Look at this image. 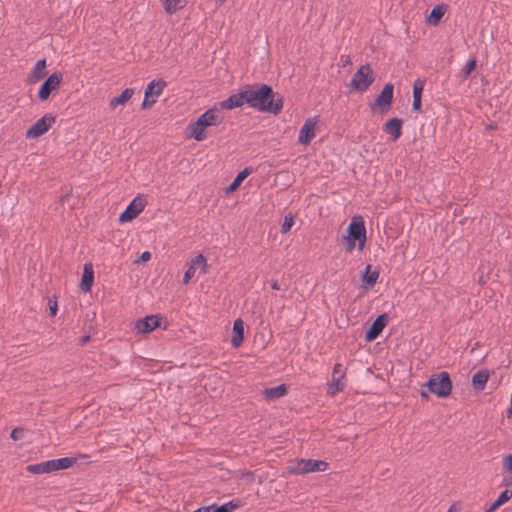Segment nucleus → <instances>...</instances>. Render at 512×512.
I'll return each instance as SVG.
<instances>
[{
    "mask_svg": "<svg viewBox=\"0 0 512 512\" xmlns=\"http://www.w3.org/2000/svg\"><path fill=\"white\" fill-rule=\"evenodd\" d=\"M248 106L264 113L277 115L283 108V98L275 93L271 86L261 84L259 86L246 85Z\"/></svg>",
    "mask_w": 512,
    "mask_h": 512,
    "instance_id": "f257e3e1",
    "label": "nucleus"
},
{
    "mask_svg": "<svg viewBox=\"0 0 512 512\" xmlns=\"http://www.w3.org/2000/svg\"><path fill=\"white\" fill-rule=\"evenodd\" d=\"M348 235L344 237L347 241L346 250L353 251L358 242V249L363 250L366 242V228L361 217H354L348 226Z\"/></svg>",
    "mask_w": 512,
    "mask_h": 512,
    "instance_id": "f03ea898",
    "label": "nucleus"
},
{
    "mask_svg": "<svg viewBox=\"0 0 512 512\" xmlns=\"http://www.w3.org/2000/svg\"><path fill=\"white\" fill-rule=\"evenodd\" d=\"M425 386L429 392L440 398L449 396L453 387L450 375L446 371L431 375Z\"/></svg>",
    "mask_w": 512,
    "mask_h": 512,
    "instance_id": "7ed1b4c3",
    "label": "nucleus"
},
{
    "mask_svg": "<svg viewBox=\"0 0 512 512\" xmlns=\"http://www.w3.org/2000/svg\"><path fill=\"white\" fill-rule=\"evenodd\" d=\"M375 81L373 70L369 65H362L353 75L350 87L359 91H366Z\"/></svg>",
    "mask_w": 512,
    "mask_h": 512,
    "instance_id": "20e7f679",
    "label": "nucleus"
},
{
    "mask_svg": "<svg viewBox=\"0 0 512 512\" xmlns=\"http://www.w3.org/2000/svg\"><path fill=\"white\" fill-rule=\"evenodd\" d=\"M328 464L322 460L299 459L294 466L290 467V472L295 475H304L311 472H320L327 469Z\"/></svg>",
    "mask_w": 512,
    "mask_h": 512,
    "instance_id": "39448f33",
    "label": "nucleus"
},
{
    "mask_svg": "<svg viewBox=\"0 0 512 512\" xmlns=\"http://www.w3.org/2000/svg\"><path fill=\"white\" fill-rule=\"evenodd\" d=\"M146 200L138 195L135 197L126 209L120 214L119 222L126 223L136 218L145 208Z\"/></svg>",
    "mask_w": 512,
    "mask_h": 512,
    "instance_id": "423d86ee",
    "label": "nucleus"
},
{
    "mask_svg": "<svg viewBox=\"0 0 512 512\" xmlns=\"http://www.w3.org/2000/svg\"><path fill=\"white\" fill-rule=\"evenodd\" d=\"M55 122L51 114H46L36 121L26 132V138L36 139L46 133Z\"/></svg>",
    "mask_w": 512,
    "mask_h": 512,
    "instance_id": "0eeeda50",
    "label": "nucleus"
},
{
    "mask_svg": "<svg viewBox=\"0 0 512 512\" xmlns=\"http://www.w3.org/2000/svg\"><path fill=\"white\" fill-rule=\"evenodd\" d=\"M64 469V458L48 460L27 466V471L32 474H44Z\"/></svg>",
    "mask_w": 512,
    "mask_h": 512,
    "instance_id": "6e6552de",
    "label": "nucleus"
},
{
    "mask_svg": "<svg viewBox=\"0 0 512 512\" xmlns=\"http://www.w3.org/2000/svg\"><path fill=\"white\" fill-rule=\"evenodd\" d=\"M393 90V84L386 83L380 94L375 98L374 103L371 104V108L379 107L382 113L388 111L393 101Z\"/></svg>",
    "mask_w": 512,
    "mask_h": 512,
    "instance_id": "1a4fd4ad",
    "label": "nucleus"
},
{
    "mask_svg": "<svg viewBox=\"0 0 512 512\" xmlns=\"http://www.w3.org/2000/svg\"><path fill=\"white\" fill-rule=\"evenodd\" d=\"M198 268L200 269V273L206 274L208 272L207 260L203 254H198L188 263V269L186 270L183 277L184 284L189 283L192 277H194Z\"/></svg>",
    "mask_w": 512,
    "mask_h": 512,
    "instance_id": "9d476101",
    "label": "nucleus"
},
{
    "mask_svg": "<svg viewBox=\"0 0 512 512\" xmlns=\"http://www.w3.org/2000/svg\"><path fill=\"white\" fill-rule=\"evenodd\" d=\"M345 376V370L342 364L337 363L333 367L331 382L329 383L328 394L331 396L336 395L345 389V383L343 378Z\"/></svg>",
    "mask_w": 512,
    "mask_h": 512,
    "instance_id": "9b49d317",
    "label": "nucleus"
},
{
    "mask_svg": "<svg viewBox=\"0 0 512 512\" xmlns=\"http://www.w3.org/2000/svg\"><path fill=\"white\" fill-rule=\"evenodd\" d=\"M244 104L248 105L246 86L240 92L232 94L227 99L221 101L220 107L222 109L232 110L234 108L241 107Z\"/></svg>",
    "mask_w": 512,
    "mask_h": 512,
    "instance_id": "f8f14e48",
    "label": "nucleus"
},
{
    "mask_svg": "<svg viewBox=\"0 0 512 512\" xmlns=\"http://www.w3.org/2000/svg\"><path fill=\"white\" fill-rule=\"evenodd\" d=\"M318 118H308L299 131L298 142L303 145H308L315 137V127L317 125Z\"/></svg>",
    "mask_w": 512,
    "mask_h": 512,
    "instance_id": "ddd939ff",
    "label": "nucleus"
},
{
    "mask_svg": "<svg viewBox=\"0 0 512 512\" xmlns=\"http://www.w3.org/2000/svg\"><path fill=\"white\" fill-rule=\"evenodd\" d=\"M388 324V315H379L371 324L369 329L365 333V340L368 342L374 341L383 331Z\"/></svg>",
    "mask_w": 512,
    "mask_h": 512,
    "instance_id": "4468645a",
    "label": "nucleus"
},
{
    "mask_svg": "<svg viewBox=\"0 0 512 512\" xmlns=\"http://www.w3.org/2000/svg\"><path fill=\"white\" fill-rule=\"evenodd\" d=\"M161 318L158 315H148L135 322V329L138 333L146 334L160 326Z\"/></svg>",
    "mask_w": 512,
    "mask_h": 512,
    "instance_id": "2eb2a0df",
    "label": "nucleus"
},
{
    "mask_svg": "<svg viewBox=\"0 0 512 512\" xmlns=\"http://www.w3.org/2000/svg\"><path fill=\"white\" fill-rule=\"evenodd\" d=\"M61 77V74L53 73L46 79L38 92V97L41 101L46 100L50 96V93L59 86Z\"/></svg>",
    "mask_w": 512,
    "mask_h": 512,
    "instance_id": "dca6fc26",
    "label": "nucleus"
},
{
    "mask_svg": "<svg viewBox=\"0 0 512 512\" xmlns=\"http://www.w3.org/2000/svg\"><path fill=\"white\" fill-rule=\"evenodd\" d=\"M206 118L207 117H204L202 114L195 122L190 123L188 126L191 136L197 141H203L206 139L205 129L210 127Z\"/></svg>",
    "mask_w": 512,
    "mask_h": 512,
    "instance_id": "f3484780",
    "label": "nucleus"
},
{
    "mask_svg": "<svg viewBox=\"0 0 512 512\" xmlns=\"http://www.w3.org/2000/svg\"><path fill=\"white\" fill-rule=\"evenodd\" d=\"M403 121L400 118H392L383 126V131L391 136L393 141H397L402 134Z\"/></svg>",
    "mask_w": 512,
    "mask_h": 512,
    "instance_id": "a211bd4d",
    "label": "nucleus"
},
{
    "mask_svg": "<svg viewBox=\"0 0 512 512\" xmlns=\"http://www.w3.org/2000/svg\"><path fill=\"white\" fill-rule=\"evenodd\" d=\"M46 75V60H38L33 70L28 75V83L35 84Z\"/></svg>",
    "mask_w": 512,
    "mask_h": 512,
    "instance_id": "6ab92c4d",
    "label": "nucleus"
},
{
    "mask_svg": "<svg viewBox=\"0 0 512 512\" xmlns=\"http://www.w3.org/2000/svg\"><path fill=\"white\" fill-rule=\"evenodd\" d=\"M94 282V271L91 263L84 265L80 287L84 292H89Z\"/></svg>",
    "mask_w": 512,
    "mask_h": 512,
    "instance_id": "aec40b11",
    "label": "nucleus"
},
{
    "mask_svg": "<svg viewBox=\"0 0 512 512\" xmlns=\"http://www.w3.org/2000/svg\"><path fill=\"white\" fill-rule=\"evenodd\" d=\"M244 338V322L238 318L233 324V335L231 338V344L233 347L238 348L241 346Z\"/></svg>",
    "mask_w": 512,
    "mask_h": 512,
    "instance_id": "412c9836",
    "label": "nucleus"
},
{
    "mask_svg": "<svg viewBox=\"0 0 512 512\" xmlns=\"http://www.w3.org/2000/svg\"><path fill=\"white\" fill-rule=\"evenodd\" d=\"M286 394L287 386L285 384H281L271 388H266L263 390V396L268 401L276 400L280 397L285 396Z\"/></svg>",
    "mask_w": 512,
    "mask_h": 512,
    "instance_id": "4be33fe9",
    "label": "nucleus"
},
{
    "mask_svg": "<svg viewBox=\"0 0 512 512\" xmlns=\"http://www.w3.org/2000/svg\"><path fill=\"white\" fill-rule=\"evenodd\" d=\"M489 379V372L486 369L478 370L473 376H472V385L475 390L482 391L484 390L487 381Z\"/></svg>",
    "mask_w": 512,
    "mask_h": 512,
    "instance_id": "5701e85b",
    "label": "nucleus"
},
{
    "mask_svg": "<svg viewBox=\"0 0 512 512\" xmlns=\"http://www.w3.org/2000/svg\"><path fill=\"white\" fill-rule=\"evenodd\" d=\"M134 90L132 88H126L122 93L110 100L109 106L111 109H115L119 105H125L133 96Z\"/></svg>",
    "mask_w": 512,
    "mask_h": 512,
    "instance_id": "b1692460",
    "label": "nucleus"
},
{
    "mask_svg": "<svg viewBox=\"0 0 512 512\" xmlns=\"http://www.w3.org/2000/svg\"><path fill=\"white\" fill-rule=\"evenodd\" d=\"M203 116L207 117L206 121L209 124V126H218L224 120V116L215 108L208 109L206 112L203 113Z\"/></svg>",
    "mask_w": 512,
    "mask_h": 512,
    "instance_id": "393cba45",
    "label": "nucleus"
},
{
    "mask_svg": "<svg viewBox=\"0 0 512 512\" xmlns=\"http://www.w3.org/2000/svg\"><path fill=\"white\" fill-rule=\"evenodd\" d=\"M161 2L168 14H174L186 5V0H161Z\"/></svg>",
    "mask_w": 512,
    "mask_h": 512,
    "instance_id": "a878e982",
    "label": "nucleus"
},
{
    "mask_svg": "<svg viewBox=\"0 0 512 512\" xmlns=\"http://www.w3.org/2000/svg\"><path fill=\"white\" fill-rule=\"evenodd\" d=\"M253 171L252 167H246L241 172L237 174V176L234 178L233 182L229 185L227 191L232 192L236 190L240 184L244 181V179L250 175Z\"/></svg>",
    "mask_w": 512,
    "mask_h": 512,
    "instance_id": "bb28decb",
    "label": "nucleus"
},
{
    "mask_svg": "<svg viewBox=\"0 0 512 512\" xmlns=\"http://www.w3.org/2000/svg\"><path fill=\"white\" fill-rule=\"evenodd\" d=\"M243 506V502L240 499H233L220 506L215 504L214 512H232Z\"/></svg>",
    "mask_w": 512,
    "mask_h": 512,
    "instance_id": "cd10ccee",
    "label": "nucleus"
},
{
    "mask_svg": "<svg viewBox=\"0 0 512 512\" xmlns=\"http://www.w3.org/2000/svg\"><path fill=\"white\" fill-rule=\"evenodd\" d=\"M444 14H445L444 6L443 5H436L435 7H433V9L430 12V15L428 17V22L431 25L436 26V25L439 24V22L441 21L442 17L444 16Z\"/></svg>",
    "mask_w": 512,
    "mask_h": 512,
    "instance_id": "c85d7f7f",
    "label": "nucleus"
},
{
    "mask_svg": "<svg viewBox=\"0 0 512 512\" xmlns=\"http://www.w3.org/2000/svg\"><path fill=\"white\" fill-rule=\"evenodd\" d=\"M89 456L87 454H80L78 457H66V469L74 465L82 466L89 463Z\"/></svg>",
    "mask_w": 512,
    "mask_h": 512,
    "instance_id": "c756f323",
    "label": "nucleus"
},
{
    "mask_svg": "<svg viewBox=\"0 0 512 512\" xmlns=\"http://www.w3.org/2000/svg\"><path fill=\"white\" fill-rule=\"evenodd\" d=\"M166 85L167 84L164 80H158V81L153 80L148 84V86L146 88H151L150 89L151 97L152 96L158 97L162 93V91L166 87Z\"/></svg>",
    "mask_w": 512,
    "mask_h": 512,
    "instance_id": "7c9ffc66",
    "label": "nucleus"
},
{
    "mask_svg": "<svg viewBox=\"0 0 512 512\" xmlns=\"http://www.w3.org/2000/svg\"><path fill=\"white\" fill-rule=\"evenodd\" d=\"M370 270L371 265H367L363 274V279L369 286H374L379 278V271L374 270L371 272Z\"/></svg>",
    "mask_w": 512,
    "mask_h": 512,
    "instance_id": "2f4dec72",
    "label": "nucleus"
},
{
    "mask_svg": "<svg viewBox=\"0 0 512 512\" xmlns=\"http://www.w3.org/2000/svg\"><path fill=\"white\" fill-rule=\"evenodd\" d=\"M477 60L475 58L470 59L465 66L462 68L460 75L463 80H466L471 75L472 71L476 68Z\"/></svg>",
    "mask_w": 512,
    "mask_h": 512,
    "instance_id": "473e14b6",
    "label": "nucleus"
},
{
    "mask_svg": "<svg viewBox=\"0 0 512 512\" xmlns=\"http://www.w3.org/2000/svg\"><path fill=\"white\" fill-rule=\"evenodd\" d=\"M294 224V217L291 213H289L288 215H286L284 217V221L281 225V233L282 234H286L287 232H289V230L291 229V227L293 226Z\"/></svg>",
    "mask_w": 512,
    "mask_h": 512,
    "instance_id": "72a5a7b5",
    "label": "nucleus"
},
{
    "mask_svg": "<svg viewBox=\"0 0 512 512\" xmlns=\"http://www.w3.org/2000/svg\"><path fill=\"white\" fill-rule=\"evenodd\" d=\"M150 89L151 88H146L145 89V93H144V100L142 102V108L143 109H146L150 106H152L155 102H156V98L155 96H152L150 95Z\"/></svg>",
    "mask_w": 512,
    "mask_h": 512,
    "instance_id": "f704fd0d",
    "label": "nucleus"
},
{
    "mask_svg": "<svg viewBox=\"0 0 512 512\" xmlns=\"http://www.w3.org/2000/svg\"><path fill=\"white\" fill-rule=\"evenodd\" d=\"M502 473L512 474V454L504 456L502 461Z\"/></svg>",
    "mask_w": 512,
    "mask_h": 512,
    "instance_id": "c9c22d12",
    "label": "nucleus"
},
{
    "mask_svg": "<svg viewBox=\"0 0 512 512\" xmlns=\"http://www.w3.org/2000/svg\"><path fill=\"white\" fill-rule=\"evenodd\" d=\"M424 81L421 79H416L413 83V96H422V92L424 89Z\"/></svg>",
    "mask_w": 512,
    "mask_h": 512,
    "instance_id": "e433bc0d",
    "label": "nucleus"
},
{
    "mask_svg": "<svg viewBox=\"0 0 512 512\" xmlns=\"http://www.w3.org/2000/svg\"><path fill=\"white\" fill-rule=\"evenodd\" d=\"M512 497V491L506 489L503 492L500 493L498 498L496 499L498 505H503L508 500H510Z\"/></svg>",
    "mask_w": 512,
    "mask_h": 512,
    "instance_id": "4c0bfd02",
    "label": "nucleus"
},
{
    "mask_svg": "<svg viewBox=\"0 0 512 512\" xmlns=\"http://www.w3.org/2000/svg\"><path fill=\"white\" fill-rule=\"evenodd\" d=\"M24 436V429L22 428H15L12 430L11 434H10V437L13 439V440H20L22 439Z\"/></svg>",
    "mask_w": 512,
    "mask_h": 512,
    "instance_id": "58836bf2",
    "label": "nucleus"
},
{
    "mask_svg": "<svg viewBox=\"0 0 512 512\" xmlns=\"http://www.w3.org/2000/svg\"><path fill=\"white\" fill-rule=\"evenodd\" d=\"M421 99H422V96H413L412 109L415 112H420L421 111V107H422Z\"/></svg>",
    "mask_w": 512,
    "mask_h": 512,
    "instance_id": "ea45409f",
    "label": "nucleus"
},
{
    "mask_svg": "<svg viewBox=\"0 0 512 512\" xmlns=\"http://www.w3.org/2000/svg\"><path fill=\"white\" fill-rule=\"evenodd\" d=\"M502 486H506V487L512 486V474L503 473Z\"/></svg>",
    "mask_w": 512,
    "mask_h": 512,
    "instance_id": "a19ab883",
    "label": "nucleus"
},
{
    "mask_svg": "<svg viewBox=\"0 0 512 512\" xmlns=\"http://www.w3.org/2000/svg\"><path fill=\"white\" fill-rule=\"evenodd\" d=\"M58 304L57 301L49 300V311L51 316H55L57 313Z\"/></svg>",
    "mask_w": 512,
    "mask_h": 512,
    "instance_id": "79ce46f5",
    "label": "nucleus"
},
{
    "mask_svg": "<svg viewBox=\"0 0 512 512\" xmlns=\"http://www.w3.org/2000/svg\"><path fill=\"white\" fill-rule=\"evenodd\" d=\"M214 508H215V504H212L209 506L200 507V508L196 509L194 512H214Z\"/></svg>",
    "mask_w": 512,
    "mask_h": 512,
    "instance_id": "37998d69",
    "label": "nucleus"
},
{
    "mask_svg": "<svg viewBox=\"0 0 512 512\" xmlns=\"http://www.w3.org/2000/svg\"><path fill=\"white\" fill-rule=\"evenodd\" d=\"M140 259L144 262L148 261L151 259V253L149 251H144L141 256H140Z\"/></svg>",
    "mask_w": 512,
    "mask_h": 512,
    "instance_id": "c03bdc74",
    "label": "nucleus"
},
{
    "mask_svg": "<svg viewBox=\"0 0 512 512\" xmlns=\"http://www.w3.org/2000/svg\"><path fill=\"white\" fill-rule=\"evenodd\" d=\"M501 505L497 504V501L495 500L488 509H486L485 512H494L496 509H498Z\"/></svg>",
    "mask_w": 512,
    "mask_h": 512,
    "instance_id": "a18cd8bd",
    "label": "nucleus"
},
{
    "mask_svg": "<svg viewBox=\"0 0 512 512\" xmlns=\"http://www.w3.org/2000/svg\"><path fill=\"white\" fill-rule=\"evenodd\" d=\"M89 339H90V336H89V335H84V336H83V337H81V339H80V344H81V345L86 344V343L89 341Z\"/></svg>",
    "mask_w": 512,
    "mask_h": 512,
    "instance_id": "49530a36",
    "label": "nucleus"
},
{
    "mask_svg": "<svg viewBox=\"0 0 512 512\" xmlns=\"http://www.w3.org/2000/svg\"><path fill=\"white\" fill-rule=\"evenodd\" d=\"M243 476L248 478L250 481H252L253 478H254V474L252 472H250V471H247V472L243 473Z\"/></svg>",
    "mask_w": 512,
    "mask_h": 512,
    "instance_id": "de8ad7c7",
    "label": "nucleus"
},
{
    "mask_svg": "<svg viewBox=\"0 0 512 512\" xmlns=\"http://www.w3.org/2000/svg\"><path fill=\"white\" fill-rule=\"evenodd\" d=\"M271 288L274 289V290H279L280 289V285L277 281H272L271 282Z\"/></svg>",
    "mask_w": 512,
    "mask_h": 512,
    "instance_id": "09e8293b",
    "label": "nucleus"
},
{
    "mask_svg": "<svg viewBox=\"0 0 512 512\" xmlns=\"http://www.w3.org/2000/svg\"><path fill=\"white\" fill-rule=\"evenodd\" d=\"M496 128H497V125L495 123H491V124L486 125V129L487 130H494Z\"/></svg>",
    "mask_w": 512,
    "mask_h": 512,
    "instance_id": "8fccbe9b",
    "label": "nucleus"
},
{
    "mask_svg": "<svg viewBox=\"0 0 512 512\" xmlns=\"http://www.w3.org/2000/svg\"><path fill=\"white\" fill-rule=\"evenodd\" d=\"M225 2L226 0H215L217 6H222Z\"/></svg>",
    "mask_w": 512,
    "mask_h": 512,
    "instance_id": "3c124183",
    "label": "nucleus"
},
{
    "mask_svg": "<svg viewBox=\"0 0 512 512\" xmlns=\"http://www.w3.org/2000/svg\"><path fill=\"white\" fill-rule=\"evenodd\" d=\"M421 396H422L423 398H427V397H428V393H427L426 391H422V392H421Z\"/></svg>",
    "mask_w": 512,
    "mask_h": 512,
    "instance_id": "603ef678",
    "label": "nucleus"
},
{
    "mask_svg": "<svg viewBox=\"0 0 512 512\" xmlns=\"http://www.w3.org/2000/svg\"><path fill=\"white\" fill-rule=\"evenodd\" d=\"M448 512H452L451 509Z\"/></svg>",
    "mask_w": 512,
    "mask_h": 512,
    "instance_id": "864d4df0",
    "label": "nucleus"
}]
</instances>
